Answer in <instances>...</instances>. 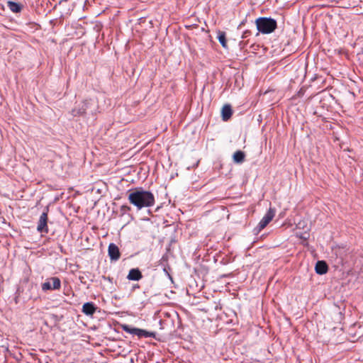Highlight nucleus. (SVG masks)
Masks as SVG:
<instances>
[{
	"label": "nucleus",
	"mask_w": 363,
	"mask_h": 363,
	"mask_svg": "<svg viewBox=\"0 0 363 363\" xmlns=\"http://www.w3.org/2000/svg\"><path fill=\"white\" fill-rule=\"evenodd\" d=\"M128 200L138 210L151 207L155 205V199L153 194L143 188L130 189L128 192Z\"/></svg>",
	"instance_id": "1"
},
{
	"label": "nucleus",
	"mask_w": 363,
	"mask_h": 363,
	"mask_svg": "<svg viewBox=\"0 0 363 363\" xmlns=\"http://www.w3.org/2000/svg\"><path fill=\"white\" fill-rule=\"evenodd\" d=\"M257 30L264 34L272 33L277 28V22L270 18H259L256 20Z\"/></svg>",
	"instance_id": "2"
},
{
	"label": "nucleus",
	"mask_w": 363,
	"mask_h": 363,
	"mask_svg": "<svg viewBox=\"0 0 363 363\" xmlns=\"http://www.w3.org/2000/svg\"><path fill=\"white\" fill-rule=\"evenodd\" d=\"M122 328L125 332L129 334L135 335L138 337H154L155 336L153 332L147 331L145 330L137 328H133L128 325H123Z\"/></svg>",
	"instance_id": "3"
},
{
	"label": "nucleus",
	"mask_w": 363,
	"mask_h": 363,
	"mask_svg": "<svg viewBox=\"0 0 363 363\" xmlns=\"http://www.w3.org/2000/svg\"><path fill=\"white\" fill-rule=\"evenodd\" d=\"M276 213L274 208H269L267 213L264 216L257 226V231L263 230L273 219Z\"/></svg>",
	"instance_id": "4"
},
{
	"label": "nucleus",
	"mask_w": 363,
	"mask_h": 363,
	"mask_svg": "<svg viewBox=\"0 0 363 363\" xmlns=\"http://www.w3.org/2000/svg\"><path fill=\"white\" fill-rule=\"evenodd\" d=\"M61 286V282L59 278L52 277L42 284L43 291L59 289Z\"/></svg>",
	"instance_id": "5"
},
{
	"label": "nucleus",
	"mask_w": 363,
	"mask_h": 363,
	"mask_svg": "<svg viewBox=\"0 0 363 363\" xmlns=\"http://www.w3.org/2000/svg\"><path fill=\"white\" fill-rule=\"evenodd\" d=\"M47 221H48V213L47 212H44L41 214L39 220L38 224L37 227L38 231L40 233H48V225H47Z\"/></svg>",
	"instance_id": "6"
},
{
	"label": "nucleus",
	"mask_w": 363,
	"mask_h": 363,
	"mask_svg": "<svg viewBox=\"0 0 363 363\" xmlns=\"http://www.w3.org/2000/svg\"><path fill=\"white\" fill-rule=\"evenodd\" d=\"M108 255L112 260H118L120 258V252L118 246L113 243L108 245Z\"/></svg>",
	"instance_id": "7"
},
{
	"label": "nucleus",
	"mask_w": 363,
	"mask_h": 363,
	"mask_svg": "<svg viewBox=\"0 0 363 363\" xmlns=\"http://www.w3.org/2000/svg\"><path fill=\"white\" fill-rule=\"evenodd\" d=\"M87 108V103L82 102V104L77 105L74 109L72 111V114L74 116H79L83 115Z\"/></svg>",
	"instance_id": "8"
},
{
	"label": "nucleus",
	"mask_w": 363,
	"mask_h": 363,
	"mask_svg": "<svg viewBox=\"0 0 363 363\" xmlns=\"http://www.w3.org/2000/svg\"><path fill=\"white\" fill-rule=\"evenodd\" d=\"M96 307L91 303H86L83 305L82 311L87 315H92L96 311Z\"/></svg>",
	"instance_id": "9"
},
{
	"label": "nucleus",
	"mask_w": 363,
	"mask_h": 363,
	"mask_svg": "<svg viewBox=\"0 0 363 363\" xmlns=\"http://www.w3.org/2000/svg\"><path fill=\"white\" fill-rule=\"evenodd\" d=\"M315 272L318 274H324L328 271V266L323 261H318L315 264Z\"/></svg>",
	"instance_id": "10"
},
{
	"label": "nucleus",
	"mask_w": 363,
	"mask_h": 363,
	"mask_svg": "<svg viewBox=\"0 0 363 363\" xmlns=\"http://www.w3.org/2000/svg\"><path fill=\"white\" fill-rule=\"evenodd\" d=\"M142 278V274L138 269H132L130 270L128 279L129 280L138 281Z\"/></svg>",
	"instance_id": "11"
},
{
	"label": "nucleus",
	"mask_w": 363,
	"mask_h": 363,
	"mask_svg": "<svg viewBox=\"0 0 363 363\" xmlns=\"http://www.w3.org/2000/svg\"><path fill=\"white\" fill-rule=\"evenodd\" d=\"M232 113V108L230 105L223 106L221 111L223 120L225 121H228L231 117Z\"/></svg>",
	"instance_id": "12"
},
{
	"label": "nucleus",
	"mask_w": 363,
	"mask_h": 363,
	"mask_svg": "<svg viewBox=\"0 0 363 363\" xmlns=\"http://www.w3.org/2000/svg\"><path fill=\"white\" fill-rule=\"evenodd\" d=\"M245 160V153L240 150L236 151L233 155V160L236 163H242Z\"/></svg>",
	"instance_id": "13"
},
{
	"label": "nucleus",
	"mask_w": 363,
	"mask_h": 363,
	"mask_svg": "<svg viewBox=\"0 0 363 363\" xmlns=\"http://www.w3.org/2000/svg\"><path fill=\"white\" fill-rule=\"evenodd\" d=\"M7 6H8L9 9L14 13H18L21 9V6L18 4L13 2V1H8Z\"/></svg>",
	"instance_id": "14"
},
{
	"label": "nucleus",
	"mask_w": 363,
	"mask_h": 363,
	"mask_svg": "<svg viewBox=\"0 0 363 363\" xmlns=\"http://www.w3.org/2000/svg\"><path fill=\"white\" fill-rule=\"evenodd\" d=\"M218 40L224 48H227V40H226L225 33L224 32H222V31L218 32Z\"/></svg>",
	"instance_id": "15"
},
{
	"label": "nucleus",
	"mask_w": 363,
	"mask_h": 363,
	"mask_svg": "<svg viewBox=\"0 0 363 363\" xmlns=\"http://www.w3.org/2000/svg\"><path fill=\"white\" fill-rule=\"evenodd\" d=\"M67 0H61V1H67Z\"/></svg>",
	"instance_id": "16"
}]
</instances>
